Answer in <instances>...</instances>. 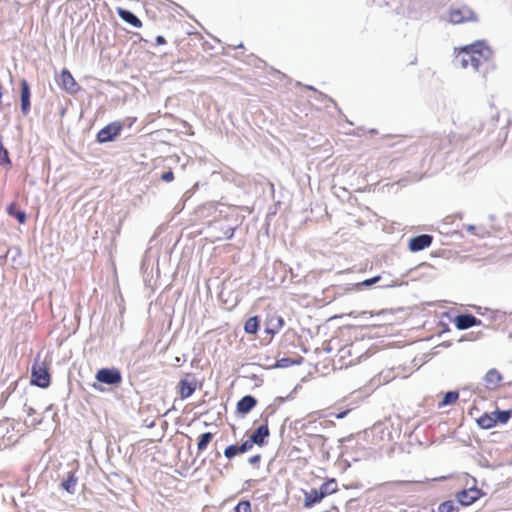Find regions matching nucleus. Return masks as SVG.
<instances>
[{
    "mask_svg": "<svg viewBox=\"0 0 512 512\" xmlns=\"http://www.w3.org/2000/svg\"><path fill=\"white\" fill-rule=\"evenodd\" d=\"M492 57L493 51L487 46L485 41L481 40L462 47L457 55L462 68H467L471 65L475 71H479L480 67L484 64L488 67Z\"/></svg>",
    "mask_w": 512,
    "mask_h": 512,
    "instance_id": "1",
    "label": "nucleus"
},
{
    "mask_svg": "<svg viewBox=\"0 0 512 512\" xmlns=\"http://www.w3.org/2000/svg\"><path fill=\"white\" fill-rule=\"evenodd\" d=\"M30 383L42 389L49 387L51 376L44 364L34 363L32 365Z\"/></svg>",
    "mask_w": 512,
    "mask_h": 512,
    "instance_id": "2",
    "label": "nucleus"
},
{
    "mask_svg": "<svg viewBox=\"0 0 512 512\" xmlns=\"http://www.w3.org/2000/svg\"><path fill=\"white\" fill-rule=\"evenodd\" d=\"M95 379L110 386H117L122 382V374L118 368H101L96 372Z\"/></svg>",
    "mask_w": 512,
    "mask_h": 512,
    "instance_id": "3",
    "label": "nucleus"
},
{
    "mask_svg": "<svg viewBox=\"0 0 512 512\" xmlns=\"http://www.w3.org/2000/svg\"><path fill=\"white\" fill-rule=\"evenodd\" d=\"M473 485L463 489L456 494V503L467 507L476 502L481 496L482 491L476 487V479L472 478Z\"/></svg>",
    "mask_w": 512,
    "mask_h": 512,
    "instance_id": "4",
    "label": "nucleus"
},
{
    "mask_svg": "<svg viewBox=\"0 0 512 512\" xmlns=\"http://www.w3.org/2000/svg\"><path fill=\"white\" fill-rule=\"evenodd\" d=\"M122 129L121 122H111L98 131L96 141L100 144L112 142L120 135Z\"/></svg>",
    "mask_w": 512,
    "mask_h": 512,
    "instance_id": "5",
    "label": "nucleus"
},
{
    "mask_svg": "<svg viewBox=\"0 0 512 512\" xmlns=\"http://www.w3.org/2000/svg\"><path fill=\"white\" fill-rule=\"evenodd\" d=\"M219 215H224L225 218L230 220L232 223L226 227L220 226L225 239H231L234 236L235 230L239 226V219L236 213V209L233 207H225V209L219 210Z\"/></svg>",
    "mask_w": 512,
    "mask_h": 512,
    "instance_id": "6",
    "label": "nucleus"
},
{
    "mask_svg": "<svg viewBox=\"0 0 512 512\" xmlns=\"http://www.w3.org/2000/svg\"><path fill=\"white\" fill-rule=\"evenodd\" d=\"M449 20L453 24H461L464 22L477 21V16L474 11L468 6H461L452 8L449 12Z\"/></svg>",
    "mask_w": 512,
    "mask_h": 512,
    "instance_id": "7",
    "label": "nucleus"
},
{
    "mask_svg": "<svg viewBox=\"0 0 512 512\" xmlns=\"http://www.w3.org/2000/svg\"><path fill=\"white\" fill-rule=\"evenodd\" d=\"M197 380L195 375L188 373L178 383V393L181 399H187L196 391Z\"/></svg>",
    "mask_w": 512,
    "mask_h": 512,
    "instance_id": "8",
    "label": "nucleus"
},
{
    "mask_svg": "<svg viewBox=\"0 0 512 512\" xmlns=\"http://www.w3.org/2000/svg\"><path fill=\"white\" fill-rule=\"evenodd\" d=\"M57 81L59 86L69 94H75L80 89V86L67 69L61 71Z\"/></svg>",
    "mask_w": 512,
    "mask_h": 512,
    "instance_id": "9",
    "label": "nucleus"
},
{
    "mask_svg": "<svg viewBox=\"0 0 512 512\" xmlns=\"http://www.w3.org/2000/svg\"><path fill=\"white\" fill-rule=\"evenodd\" d=\"M433 242V236L430 234H420L410 238L408 248L411 252H420L429 248Z\"/></svg>",
    "mask_w": 512,
    "mask_h": 512,
    "instance_id": "10",
    "label": "nucleus"
},
{
    "mask_svg": "<svg viewBox=\"0 0 512 512\" xmlns=\"http://www.w3.org/2000/svg\"><path fill=\"white\" fill-rule=\"evenodd\" d=\"M454 324L458 330H466L481 325L482 321L471 313H463L455 317Z\"/></svg>",
    "mask_w": 512,
    "mask_h": 512,
    "instance_id": "11",
    "label": "nucleus"
},
{
    "mask_svg": "<svg viewBox=\"0 0 512 512\" xmlns=\"http://www.w3.org/2000/svg\"><path fill=\"white\" fill-rule=\"evenodd\" d=\"M31 90L27 80H21L20 90V101H21V112L23 115H27L31 109Z\"/></svg>",
    "mask_w": 512,
    "mask_h": 512,
    "instance_id": "12",
    "label": "nucleus"
},
{
    "mask_svg": "<svg viewBox=\"0 0 512 512\" xmlns=\"http://www.w3.org/2000/svg\"><path fill=\"white\" fill-rule=\"evenodd\" d=\"M270 431L267 423H264L257 427L255 431L250 435L249 440L253 445L263 446L266 444V439L269 437Z\"/></svg>",
    "mask_w": 512,
    "mask_h": 512,
    "instance_id": "13",
    "label": "nucleus"
},
{
    "mask_svg": "<svg viewBox=\"0 0 512 512\" xmlns=\"http://www.w3.org/2000/svg\"><path fill=\"white\" fill-rule=\"evenodd\" d=\"M257 405V399L252 395L243 396L236 406L237 413L245 416Z\"/></svg>",
    "mask_w": 512,
    "mask_h": 512,
    "instance_id": "14",
    "label": "nucleus"
},
{
    "mask_svg": "<svg viewBox=\"0 0 512 512\" xmlns=\"http://www.w3.org/2000/svg\"><path fill=\"white\" fill-rule=\"evenodd\" d=\"M502 379V374L496 368H491L484 376L485 387L488 390H495Z\"/></svg>",
    "mask_w": 512,
    "mask_h": 512,
    "instance_id": "15",
    "label": "nucleus"
},
{
    "mask_svg": "<svg viewBox=\"0 0 512 512\" xmlns=\"http://www.w3.org/2000/svg\"><path fill=\"white\" fill-rule=\"evenodd\" d=\"M117 14L124 22L130 24L131 26L135 28L142 27V21L132 11L125 8H117Z\"/></svg>",
    "mask_w": 512,
    "mask_h": 512,
    "instance_id": "16",
    "label": "nucleus"
},
{
    "mask_svg": "<svg viewBox=\"0 0 512 512\" xmlns=\"http://www.w3.org/2000/svg\"><path fill=\"white\" fill-rule=\"evenodd\" d=\"M323 499V494L320 493L319 489L312 488L304 492L303 505L305 508H311L320 503Z\"/></svg>",
    "mask_w": 512,
    "mask_h": 512,
    "instance_id": "17",
    "label": "nucleus"
},
{
    "mask_svg": "<svg viewBox=\"0 0 512 512\" xmlns=\"http://www.w3.org/2000/svg\"><path fill=\"white\" fill-rule=\"evenodd\" d=\"M284 325V319L281 316H272L265 325V332L271 336L277 334Z\"/></svg>",
    "mask_w": 512,
    "mask_h": 512,
    "instance_id": "18",
    "label": "nucleus"
},
{
    "mask_svg": "<svg viewBox=\"0 0 512 512\" xmlns=\"http://www.w3.org/2000/svg\"><path fill=\"white\" fill-rule=\"evenodd\" d=\"M6 212L9 216L14 217L19 224H24L27 219L26 212L18 208L17 203L12 202L6 207Z\"/></svg>",
    "mask_w": 512,
    "mask_h": 512,
    "instance_id": "19",
    "label": "nucleus"
},
{
    "mask_svg": "<svg viewBox=\"0 0 512 512\" xmlns=\"http://www.w3.org/2000/svg\"><path fill=\"white\" fill-rule=\"evenodd\" d=\"M77 483H78V478L77 476L75 475L74 472L70 471L68 473V476L66 479H64L61 484H60V487L65 490L66 492H68L69 494H74L75 491H76V486H77Z\"/></svg>",
    "mask_w": 512,
    "mask_h": 512,
    "instance_id": "20",
    "label": "nucleus"
},
{
    "mask_svg": "<svg viewBox=\"0 0 512 512\" xmlns=\"http://www.w3.org/2000/svg\"><path fill=\"white\" fill-rule=\"evenodd\" d=\"M303 361L302 356H298L297 359H293L290 357H282L276 361L274 364V368H288L293 365H300Z\"/></svg>",
    "mask_w": 512,
    "mask_h": 512,
    "instance_id": "21",
    "label": "nucleus"
},
{
    "mask_svg": "<svg viewBox=\"0 0 512 512\" xmlns=\"http://www.w3.org/2000/svg\"><path fill=\"white\" fill-rule=\"evenodd\" d=\"M260 320L258 316H252L245 321L244 331L247 334H256L259 330Z\"/></svg>",
    "mask_w": 512,
    "mask_h": 512,
    "instance_id": "22",
    "label": "nucleus"
},
{
    "mask_svg": "<svg viewBox=\"0 0 512 512\" xmlns=\"http://www.w3.org/2000/svg\"><path fill=\"white\" fill-rule=\"evenodd\" d=\"M478 426L482 429L488 430L495 427L493 414L484 413L476 420Z\"/></svg>",
    "mask_w": 512,
    "mask_h": 512,
    "instance_id": "23",
    "label": "nucleus"
},
{
    "mask_svg": "<svg viewBox=\"0 0 512 512\" xmlns=\"http://www.w3.org/2000/svg\"><path fill=\"white\" fill-rule=\"evenodd\" d=\"M494 421L496 423L505 424L512 417V409L500 410L496 409L493 413Z\"/></svg>",
    "mask_w": 512,
    "mask_h": 512,
    "instance_id": "24",
    "label": "nucleus"
},
{
    "mask_svg": "<svg viewBox=\"0 0 512 512\" xmlns=\"http://www.w3.org/2000/svg\"><path fill=\"white\" fill-rule=\"evenodd\" d=\"M318 489L323 494V498H325L337 491V482L334 479L328 480L322 483Z\"/></svg>",
    "mask_w": 512,
    "mask_h": 512,
    "instance_id": "25",
    "label": "nucleus"
},
{
    "mask_svg": "<svg viewBox=\"0 0 512 512\" xmlns=\"http://www.w3.org/2000/svg\"><path fill=\"white\" fill-rule=\"evenodd\" d=\"M459 398V393L457 391H447L441 402L439 403V407H445V406H449V405H452L453 403H455Z\"/></svg>",
    "mask_w": 512,
    "mask_h": 512,
    "instance_id": "26",
    "label": "nucleus"
},
{
    "mask_svg": "<svg viewBox=\"0 0 512 512\" xmlns=\"http://www.w3.org/2000/svg\"><path fill=\"white\" fill-rule=\"evenodd\" d=\"M381 278L382 277L380 275H376L374 277L365 279L361 282L353 284V289L354 290H362L363 288L371 287L374 284L378 283L381 280Z\"/></svg>",
    "mask_w": 512,
    "mask_h": 512,
    "instance_id": "27",
    "label": "nucleus"
},
{
    "mask_svg": "<svg viewBox=\"0 0 512 512\" xmlns=\"http://www.w3.org/2000/svg\"><path fill=\"white\" fill-rule=\"evenodd\" d=\"M212 439H213V434L211 432L202 433L199 436L198 443H197L198 451L199 452L204 451L207 448V446L209 445V443L212 441Z\"/></svg>",
    "mask_w": 512,
    "mask_h": 512,
    "instance_id": "28",
    "label": "nucleus"
},
{
    "mask_svg": "<svg viewBox=\"0 0 512 512\" xmlns=\"http://www.w3.org/2000/svg\"><path fill=\"white\" fill-rule=\"evenodd\" d=\"M458 510V505L454 500H447L438 506V512H454Z\"/></svg>",
    "mask_w": 512,
    "mask_h": 512,
    "instance_id": "29",
    "label": "nucleus"
},
{
    "mask_svg": "<svg viewBox=\"0 0 512 512\" xmlns=\"http://www.w3.org/2000/svg\"><path fill=\"white\" fill-rule=\"evenodd\" d=\"M240 454L241 452L239 450L238 444L228 445L223 452L224 457L227 458L228 460H231Z\"/></svg>",
    "mask_w": 512,
    "mask_h": 512,
    "instance_id": "30",
    "label": "nucleus"
},
{
    "mask_svg": "<svg viewBox=\"0 0 512 512\" xmlns=\"http://www.w3.org/2000/svg\"><path fill=\"white\" fill-rule=\"evenodd\" d=\"M234 512H251V503L249 500H241L234 507Z\"/></svg>",
    "mask_w": 512,
    "mask_h": 512,
    "instance_id": "31",
    "label": "nucleus"
},
{
    "mask_svg": "<svg viewBox=\"0 0 512 512\" xmlns=\"http://www.w3.org/2000/svg\"><path fill=\"white\" fill-rule=\"evenodd\" d=\"M488 316L490 321L503 322L505 320L506 314L501 311H490Z\"/></svg>",
    "mask_w": 512,
    "mask_h": 512,
    "instance_id": "32",
    "label": "nucleus"
},
{
    "mask_svg": "<svg viewBox=\"0 0 512 512\" xmlns=\"http://www.w3.org/2000/svg\"><path fill=\"white\" fill-rule=\"evenodd\" d=\"M239 450L241 454L247 453L253 448V443L250 442L249 438L243 441L241 444H238Z\"/></svg>",
    "mask_w": 512,
    "mask_h": 512,
    "instance_id": "33",
    "label": "nucleus"
},
{
    "mask_svg": "<svg viewBox=\"0 0 512 512\" xmlns=\"http://www.w3.org/2000/svg\"><path fill=\"white\" fill-rule=\"evenodd\" d=\"M160 179L163 180L164 182H172L174 180V173L172 170H168V171H165L163 172L161 175H160Z\"/></svg>",
    "mask_w": 512,
    "mask_h": 512,
    "instance_id": "34",
    "label": "nucleus"
},
{
    "mask_svg": "<svg viewBox=\"0 0 512 512\" xmlns=\"http://www.w3.org/2000/svg\"><path fill=\"white\" fill-rule=\"evenodd\" d=\"M367 315L372 316V314L370 312H368V311H362L360 313L352 311L349 314H347L348 317H354V318H356L357 316L366 317Z\"/></svg>",
    "mask_w": 512,
    "mask_h": 512,
    "instance_id": "35",
    "label": "nucleus"
},
{
    "mask_svg": "<svg viewBox=\"0 0 512 512\" xmlns=\"http://www.w3.org/2000/svg\"><path fill=\"white\" fill-rule=\"evenodd\" d=\"M413 484H414L413 481H404V480L392 482V485L398 486V487H405V486H410Z\"/></svg>",
    "mask_w": 512,
    "mask_h": 512,
    "instance_id": "36",
    "label": "nucleus"
},
{
    "mask_svg": "<svg viewBox=\"0 0 512 512\" xmlns=\"http://www.w3.org/2000/svg\"><path fill=\"white\" fill-rule=\"evenodd\" d=\"M260 460H261V455L260 454H256V455H254V456H252V457H250L248 459V463L250 465H256V464H258L260 462Z\"/></svg>",
    "mask_w": 512,
    "mask_h": 512,
    "instance_id": "37",
    "label": "nucleus"
},
{
    "mask_svg": "<svg viewBox=\"0 0 512 512\" xmlns=\"http://www.w3.org/2000/svg\"><path fill=\"white\" fill-rule=\"evenodd\" d=\"M155 40H156V45H163L166 43V39L162 35H158Z\"/></svg>",
    "mask_w": 512,
    "mask_h": 512,
    "instance_id": "38",
    "label": "nucleus"
},
{
    "mask_svg": "<svg viewBox=\"0 0 512 512\" xmlns=\"http://www.w3.org/2000/svg\"><path fill=\"white\" fill-rule=\"evenodd\" d=\"M348 414V411H342V412H339L338 414H336V418L337 419H342L344 418L346 415Z\"/></svg>",
    "mask_w": 512,
    "mask_h": 512,
    "instance_id": "39",
    "label": "nucleus"
},
{
    "mask_svg": "<svg viewBox=\"0 0 512 512\" xmlns=\"http://www.w3.org/2000/svg\"><path fill=\"white\" fill-rule=\"evenodd\" d=\"M25 412L27 413L28 416H30L35 412V410L30 406L29 407L25 406Z\"/></svg>",
    "mask_w": 512,
    "mask_h": 512,
    "instance_id": "40",
    "label": "nucleus"
},
{
    "mask_svg": "<svg viewBox=\"0 0 512 512\" xmlns=\"http://www.w3.org/2000/svg\"><path fill=\"white\" fill-rule=\"evenodd\" d=\"M467 231L470 232L471 234H474L475 233V230H476V227L474 225H468L467 226Z\"/></svg>",
    "mask_w": 512,
    "mask_h": 512,
    "instance_id": "41",
    "label": "nucleus"
},
{
    "mask_svg": "<svg viewBox=\"0 0 512 512\" xmlns=\"http://www.w3.org/2000/svg\"><path fill=\"white\" fill-rule=\"evenodd\" d=\"M40 422H41V420H40V419H33V420H32V425H37V424H39Z\"/></svg>",
    "mask_w": 512,
    "mask_h": 512,
    "instance_id": "42",
    "label": "nucleus"
},
{
    "mask_svg": "<svg viewBox=\"0 0 512 512\" xmlns=\"http://www.w3.org/2000/svg\"><path fill=\"white\" fill-rule=\"evenodd\" d=\"M276 400H277L279 403H283V402L286 400V398L278 397Z\"/></svg>",
    "mask_w": 512,
    "mask_h": 512,
    "instance_id": "43",
    "label": "nucleus"
},
{
    "mask_svg": "<svg viewBox=\"0 0 512 512\" xmlns=\"http://www.w3.org/2000/svg\"><path fill=\"white\" fill-rule=\"evenodd\" d=\"M307 89L318 92L313 86H307Z\"/></svg>",
    "mask_w": 512,
    "mask_h": 512,
    "instance_id": "44",
    "label": "nucleus"
},
{
    "mask_svg": "<svg viewBox=\"0 0 512 512\" xmlns=\"http://www.w3.org/2000/svg\"><path fill=\"white\" fill-rule=\"evenodd\" d=\"M393 286H394V284L386 283L382 287H393Z\"/></svg>",
    "mask_w": 512,
    "mask_h": 512,
    "instance_id": "45",
    "label": "nucleus"
},
{
    "mask_svg": "<svg viewBox=\"0 0 512 512\" xmlns=\"http://www.w3.org/2000/svg\"><path fill=\"white\" fill-rule=\"evenodd\" d=\"M234 48H243V44H242V43H240V44H238L237 46H234Z\"/></svg>",
    "mask_w": 512,
    "mask_h": 512,
    "instance_id": "46",
    "label": "nucleus"
},
{
    "mask_svg": "<svg viewBox=\"0 0 512 512\" xmlns=\"http://www.w3.org/2000/svg\"><path fill=\"white\" fill-rule=\"evenodd\" d=\"M93 388L98 389L96 384L93 385ZM99 390H101V389L99 388Z\"/></svg>",
    "mask_w": 512,
    "mask_h": 512,
    "instance_id": "47",
    "label": "nucleus"
}]
</instances>
